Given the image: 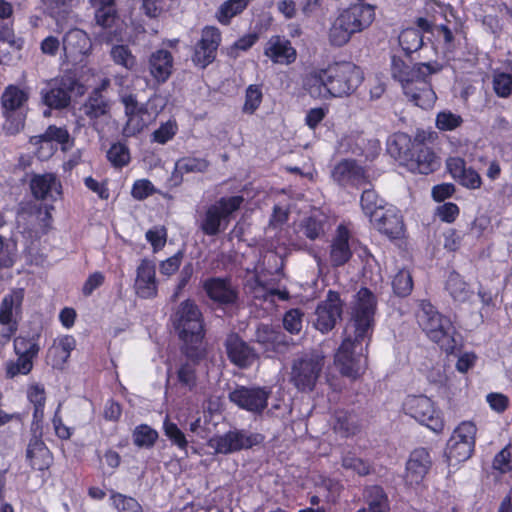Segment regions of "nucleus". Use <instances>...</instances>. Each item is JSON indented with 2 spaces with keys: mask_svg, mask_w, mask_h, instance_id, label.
Here are the masks:
<instances>
[{
  "mask_svg": "<svg viewBox=\"0 0 512 512\" xmlns=\"http://www.w3.org/2000/svg\"><path fill=\"white\" fill-rule=\"evenodd\" d=\"M254 295L256 298H264L265 300L270 299L271 301H273L274 296H277L281 300H286L288 298V293L286 291L267 289L258 277L255 279Z\"/></svg>",
  "mask_w": 512,
  "mask_h": 512,
  "instance_id": "obj_61",
  "label": "nucleus"
},
{
  "mask_svg": "<svg viewBox=\"0 0 512 512\" xmlns=\"http://www.w3.org/2000/svg\"><path fill=\"white\" fill-rule=\"evenodd\" d=\"M262 91L257 85H250L246 89L245 103L243 105V112L253 114L262 102Z\"/></svg>",
  "mask_w": 512,
  "mask_h": 512,
  "instance_id": "obj_55",
  "label": "nucleus"
},
{
  "mask_svg": "<svg viewBox=\"0 0 512 512\" xmlns=\"http://www.w3.org/2000/svg\"><path fill=\"white\" fill-rule=\"evenodd\" d=\"M26 458L30 466L39 471L48 469L52 463V455L44 442L37 437L29 441Z\"/></svg>",
  "mask_w": 512,
  "mask_h": 512,
  "instance_id": "obj_35",
  "label": "nucleus"
},
{
  "mask_svg": "<svg viewBox=\"0 0 512 512\" xmlns=\"http://www.w3.org/2000/svg\"><path fill=\"white\" fill-rule=\"evenodd\" d=\"M463 119L451 111L439 112L436 116V127L441 131H452L461 126Z\"/></svg>",
  "mask_w": 512,
  "mask_h": 512,
  "instance_id": "obj_53",
  "label": "nucleus"
},
{
  "mask_svg": "<svg viewBox=\"0 0 512 512\" xmlns=\"http://www.w3.org/2000/svg\"><path fill=\"white\" fill-rule=\"evenodd\" d=\"M438 70L427 63L411 66L398 57H393L391 61L393 78L400 82L404 94L410 101L424 109L432 107L436 101V94L427 77Z\"/></svg>",
  "mask_w": 512,
  "mask_h": 512,
  "instance_id": "obj_3",
  "label": "nucleus"
},
{
  "mask_svg": "<svg viewBox=\"0 0 512 512\" xmlns=\"http://www.w3.org/2000/svg\"><path fill=\"white\" fill-rule=\"evenodd\" d=\"M493 88L495 93L502 98L512 93V69L510 72H496L493 76Z\"/></svg>",
  "mask_w": 512,
  "mask_h": 512,
  "instance_id": "obj_51",
  "label": "nucleus"
},
{
  "mask_svg": "<svg viewBox=\"0 0 512 512\" xmlns=\"http://www.w3.org/2000/svg\"><path fill=\"white\" fill-rule=\"evenodd\" d=\"M325 220V215L315 212L300 222L298 231L310 240L320 238L325 232Z\"/></svg>",
  "mask_w": 512,
  "mask_h": 512,
  "instance_id": "obj_38",
  "label": "nucleus"
},
{
  "mask_svg": "<svg viewBox=\"0 0 512 512\" xmlns=\"http://www.w3.org/2000/svg\"><path fill=\"white\" fill-rule=\"evenodd\" d=\"M173 323L186 345V355L191 358L203 357V319L197 305L191 300L182 302L173 315Z\"/></svg>",
  "mask_w": 512,
  "mask_h": 512,
  "instance_id": "obj_4",
  "label": "nucleus"
},
{
  "mask_svg": "<svg viewBox=\"0 0 512 512\" xmlns=\"http://www.w3.org/2000/svg\"><path fill=\"white\" fill-rule=\"evenodd\" d=\"M204 289L208 296L217 302L230 304L235 302L237 291L230 281L221 278H213L204 283Z\"/></svg>",
  "mask_w": 512,
  "mask_h": 512,
  "instance_id": "obj_34",
  "label": "nucleus"
},
{
  "mask_svg": "<svg viewBox=\"0 0 512 512\" xmlns=\"http://www.w3.org/2000/svg\"><path fill=\"white\" fill-rule=\"evenodd\" d=\"M342 314V303L339 295L329 291L327 298L318 304L314 326L322 333L332 330Z\"/></svg>",
  "mask_w": 512,
  "mask_h": 512,
  "instance_id": "obj_16",
  "label": "nucleus"
},
{
  "mask_svg": "<svg viewBox=\"0 0 512 512\" xmlns=\"http://www.w3.org/2000/svg\"><path fill=\"white\" fill-rule=\"evenodd\" d=\"M407 414L434 432H441L444 421L434 402L426 396H408L403 404Z\"/></svg>",
  "mask_w": 512,
  "mask_h": 512,
  "instance_id": "obj_12",
  "label": "nucleus"
},
{
  "mask_svg": "<svg viewBox=\"0 0 512 512\" xmlns=\"http://www.w3.org/2000/svg\"><path fill=\"white\" fill-rule=\"evenodd\" d=\"M107 157L115 167H123L130 161L129 150L121 143L113 144L107 152Z\"/></svg>",
  "mask_w": 512,
  "mask_h": 512,
  "instance_id": "obj_54",
  "label": "nucleus"
},
{
  "mask_svg": "<svg viewBox=\"0 0 512 512\" xmlns=\"http://www.w3.org/2000/svg\"><path fill=\"white\" fill-rule=\"evenodd\" d=\"M14 351L17 356L33 361L39 352V346L33 338L17 337L14 340Z\"/></svg>",
  "mask_w": 512,
  "mask_h": 512,
  "instance_id": "obj_48",
  "label": "nucleus"
},
{
  "mask_svg": "<svg viewBox=\"0 0 512 512\" xmlns=\"http://www.w3.org/2000/svg\"><path fill=\"white\" fill-rule=\"evenodd\" d=\"M32 195L37 200L57 201L62 197V184L53 173L36 174L30 181Z\"/></svg>",
  "mask_w": 512,
  "mask_h": 512,
  "instance_id": "obj_23",
  "label": "nucleus"
},
{
  "mask_svg": "<svg viewBox=\"0 0 512 512\" xmlns=\"http://www.w3.org/2000/svg\"><path fill=\"white\" fill-rule=\"evenodd\" d=\"M432 465L429 452L425 448L413 450L407 460L404 481L410 487L419 486Z\"/></svg>",
  "mask_w": 512,
  "mask_h": 512,
  "instance_id": "obj_18",
  "label": "nucleus"
},
{
  "mask_svg": "<svg viewBox=\"0 0 512 512\" xmlns=\"http://www.w3.org/2000/svg\"><path fill=\"white\" fill-rule=\"evenodd\" d=\"M220 42V30L214 26H206L196 46L193 61L202 68L206 67L215 59Z\"/></svg>",
  "mask_w": 512,
  "mask_h": 512,
  "instance_id": "obj_21",
  "label": "nucleus"
},
{
  "mask_svg": "<svg viewBox=\"0 0 512 512\" xmlns=\"http://www.w3.org/2000/svg\"><path fill=\"white\" fill-rule=\"evenodd\" d=\"M392 287L397 295L408 296L413 289L411 273L405 269L400 270L393 278Z\"/></svg>",
  "mask_w": 512,
  "mask_h": 512,
  "instance_id": "obj_50",
  "label": "nucleus"
},
{
  "mask_svg": "<svg viewBox=\"0 0 512 512\" xmlns=\"http://www.w3.org/2000/svg\"><path fill=\"white\" fill-rule=\"evenodd\" d=\"M446 290L454 301L463 303L469 301L475 293L471 284L456 272H452L448 276L446 281Z\"/></svg>",
  "mask_w": 512,
  "mask_h": 512,
  "instance_id": "obj_36",
  "label": "nucleus"
},
{
  "mask_svg": "<svg viewBox=\"0 0 512 512\" xmlns=\"http://www.w3.org/2000/svg\"><path fill=\"white\" fill-rule=\"evenodd\" d=\"M256 342L263 346L265 351L284 353L289 346L285 335L268 325H260L255 334Z\"/></svg>",
  "mask_w": 512,
  "mask_h": 512,
  "instance_id": "obj_29",
  "label": "nucleus"
},
{
  "mask_svg": "<svg viewBox=\"0 0 512 512\" xmlns=\"http://www.w3.org/2000/svg\"><path fill=\"white\" fill-rule=\"evenodd\" d=\"M146 240L151 244L153 252L160 251L167 241V230L164 226H154L145 234Z\"/></svg>",
  "mask_w": 512,
  "mask_h": 512,
  "instance_id": "obj_58",
  "label": "nucleus"
},
{
  "mask_svg": "<svg viewBox=\"0 0 512 512\" xmlns=\"http://www.w3.org/2000/svg\"><path fill=\"white\" fill-rule=\"evenodd\" d=\"M370 222L379 232L390 238H398L404 232L402 216L399 210L391 205H388L383 211H379L378 214L376 213Z\"/></svg>",
  "mask_w": 512,
  "mask_h": 512,
  "instance_id": "obj_24",
  "label": "nucleus"
},
{
  "mask_svg": "<svg viewBox=\"0 0 512 512\" xmlns=\"http://www.w3.org/2000/svg\"><path fill=\"white\" fill-rule=\"evenodd\" d=\"M226 350L231 362L240 368L251 366L257 359L255 350L236 334L227 337Z\"/></svg>",
  "mask_w": 512,
  "mask_h": 512,
  "instance_id": "obj_25",
  "label": "nucleus"
},
{
  "mask_svg": "<svg viewBox=\"0 0 512 512\" xmlns=\"http://www.w3.org/2000/svg\"><path fill=\"white\" fill-rule=\"evenodd\" d=\"M122 102L128 118L124 128L127 136L141 132L164 107V100L157 95L151 97L146 106L139 105L133 95L124 96Z\"/></svg>",
  "mask_w": 512,
  "mask_h": 512,
  "instance_id": "obj_7",
  "label": "nucleus"
},
{
  "mask_svg": "<svg viewBox=\"0 0 512 512\" xmlns=\"http://www.w3.org/2000/svg\"><path fill=\"white\" fill-rule=\"evenodd\" d=\"M62 44L66 60L73 64L81 63L92 48L89 36L80 29L68 31L63 38Z\"/></svg>",
  "mask_w": 512,
  "mask_h": 512,
  "instance_id": "obj_19",
  "label": "nucleus"
},
{
  "mask_svg": "<svg viewBox=\"0 0 512 512\" xmlns=\"http://www.w3.org/2000/svg\"><path fill=\"white\" fill-rule=\"evenodd\" d=\"M74 81L71 78L51 80L41 91L42 102L50 109H64L71 101Z\"/></svg>",
  "mask_w": 512,
  "mask_h": 512,
  "instance_id": "obj_15",
  "label": "nucleus"
},
{
  "mask_svg": "<svg viewBox=\"0 0 512 512\" xmlns=\"http://www.w3.org/2000/svg\"><path fill=\"white\" fill-rule=\"evenodd\" d=\"M110 55L115 64L121 65L128 70L136 66V58L125 45H115L110 51Z\"/></svg>",
  "mask_w": 512,
  "mask_h": 512,
  "instance_id": "obj_47",
  "label": "nucleus"
},
{
  "mask_svg": "<svg viewBox=\"0 0 512 512\" xmlns=\"http://www.w3.org/2000/svg\"><path fill=\"white\" fill-rule=\"evenodd\" d=\"M260 433H251L246 430H231L223 435H216L209 439L208 446L217 454H230L242 449H249L263 442Z\"/></svg>",
  "mask_w": 512,
  "mask_h": 512,
  "instance_id": "obj_11",
  "label": "nucleus"
},
{
  "mask_svg": "<svg viewBox=\"0 0 512 512\" xmlns=\"http://www.w3.org/2000/svg\"><path fill=\"white\" fill-rule=\"evenodd\" d=\"M361 206L364 213L370 218V221L378 214L379 211H383L387 205H384L383 200L379 199L374 190L365 189L361 196Z\"/></svg>",
  "mask_w": 512,
  "mask_h": 512,
  "instance_id": "obj_43",
  "label": "nucleus"
},
{
  "mask_svg": "<svg viewBox=\"0 0 512 512\" xmlns=\"http://www.w3.org/2000/svg\"><path fill=\"white\" fill-rule=\"evenodd\" d=\"M76 342L72 336L65 335L54 340L53 345L48 349L46 360L53 368H62L70 357Z\"/></svg>",
  "mask_w": 512,
  "mask_h": 512,
  "instance_id": "obj_31",
  "label": "nucleus"
},
{
  "mask_svg": "<svg viewBox=\"0 0 512 512\" xmlns=\"http://www.w3.org/2000/svg\"><path fill=\"white\" fill-rule=\"evenodd\" d=\"M366 502L369 512H387L389 509L388 497L380 486H371L366 489Z\"/></svg>",
  "mask_w": 512,
  "mask_h": 512,
  "instance_id": "obj_41",
  "label": "nucleus"
},
{
  "mask_svg": "<svg viewBox=\"0 0 512 512\" xmlns=\"http://www.w3.org/2000/svg\"><path fill=\"white\" fill-rule=\"evenodd\" d=\"M342 467L358 474L359 476H367L373 471L370 463L350 453L343 456Z\"/></svg>",
  "mask_w": 512,
  "mask_h": 512,
  "instance_id": "obj_45",
  "label": "nucleus"
},
{
  "mask_svg": "<svg viewBox=\"0 0 512 512\" xmlns=\"http://www.w3.org/2000/svg\"><path fill=\"white\" fill-rule=\"evenodd\" d=\"M325 364L320 354L304 355L293 361L290 382L302 392L312 391L321 375Z\"/></svg>",
  "mask_w": 512,
  "mask_h": 512,
  "instance_id": "obj_9",
  "label": "nucleus"
},
{
  "mask_svg": "<svg viewBox=\"0 0 512 512\" xmlns=\"http://www.w3.org/2000/svg\"><path fill=\"white\" fill-rule=\"evenodd\" d=\"M330 425L333 431L342 438L354 436L361 429L357 415L345 410L335 411L330 419Z\"/></svg>",
  "mask_w": 512,
  "mask_h": 512,
  "instance_id": "obj_32",
  "label": "nucleus"
},
{
  "mask_svg": "<svg viewBox=\"0 0 512 512\" xmlns=\"http://www.w3.org/2000/svg\"><path fill=\"white\" fill-rule=\"evenodd\" d=\"M439 159L424 143L415 140L412 143L410 158L407 166L413 172L429 174L439 167Z\"/></svg>",
  "mask_w": 512,
  "mask_h": 512,
  "instance_id": "obj_22",
  "label": "nucleus"
},
{
  "mask_svg": "<svg viewBox=\"0 0 512 512\" xmlns=\"http://www.w3.org/2000/svg\"><path fill=\"white\" fill-rule=\"evenodd\" d=\"M271 390L260 386H238L229 394V399L239 408L253 414L262 413L270 398Z\"/></svg>",
  "mask_w": 512,
  "mask_h": 512,
  "instance_id": "obj_14",
  "label": "nucleus"
},
{
  "mask_svg": "<svg viewBox=\"0 0 512 512\" xmlns=\"http://www.w3.org/2000/svg\"><path fill=\"white\" fill-rule=\"evenodd\" d=\"M163 430L169 440L175 444L179 449L186 450L188 441L185 434L178 428V426L171 422L168 418L164 420Z\"/></svg>",
  "mask_w": 512,
  "mask_h": 512,
  "instance_id": "obj_52",
  "label": "nucleus"
},
{
  "mask_svg": "<svg viewBox=\"0 0 512 512\" xmlns=\"http://www.w3.org/2000/svg\"><path fill=\"white\" fill-rule=\"evenodd\" d=\"M33 368V361L25 357L16 360H9L5 363V373L7 378H14L19 375H27Z\"/></svg>",
  "mask_w": 512,
  "mask_h": 512,
  "instance_id": "obj_49",
  "label": "nucleus"
},
{
  "mask_svg": "<svg viewBox=\"0 0 512 512\" xmlns=\"http://www.w3.org/2000/svg\"><path fill=\"white\" fill-rule=\"evenodd\" d=\"M2 107L6 117L5 129L11 133H17L24 126V116L17 113L28 100V94L20 88L10 85L2 94Z\"/></svg>",
  "mask_w": 512,
  "mask_h": 512,
  "instance_id": "obj_13",
  "label": "nucleus"
},
{
  "mask_svg": "<svg viewBox=\"0 0 512 512\" xmlns=\"http://www.w3.org/2000/svg\"><path fill=\"white\" fill-rule=\"evenodd\" d=\"M304 314L299 309L287 311L283 317V326L291 334H298L302 330Z\"/></svg>",
  "mask_w": 512,
  "mask_h": 512,
  "instance_id": "obj_57",
  "label": "nucleus"
},
{
  "mask_svg": "<svg viewBox=\"0 0 512 512\" xmlns=\"http://www.w3.org/2000/svg\"><path fill=\"white\" fill-rule=\"evenodd\" d=\"M149 71L158 83L166 82L173 71L171 53L165 49H159L152 53L149 58Z\"/></svg>",
  "mask_w": 512,
  "mask_h": 512,
  "instance_id": "obj_30",
  "label": "nucleus"
},
{
  "mask_svg": "<svg viewBox=\"0 0 512 512\" xmlns=\"http://www.w3.org/2000/svg\"><path fill=\"white\" fill-rule=\"evenodd\" d=\"M177 125L173 121H168L162 124L157 130L153 133V140L160 144H165L173 136L176 134Z\"/></svg>",
  "mask_w": 512,
  "mask_h": 512,
  "instance_id": "obj_64",
  "label": "nucleus"
},
{
  "mask_svg": "<svg viewBox=\"0 0 512 512\" xmlns=\"http://www.w3.org/2000/svg\"><path fill=\"white\" fill-rule=\"evenodd\" d=\"M244 199L242 196L223 197L210 205L200 223V229L208 236L217 235L225 230L230 216L237 211Z\"/></svg>",
  "mask_w": 512,
  "mask_h": 512,
  "instance_id": "obj_8",
  "label": "nucleus"
},
{
  "mask_svg": "<svg viewBox=\"0 0 512 512\" xmlns=\"http://www.w3.org/2000/svg\"><path fill=\"white\" fill-rule=\"evenodd\" d=\"M28 398L35 406L34 416H42V408L45 403L44 388L40 385H32L28 390Z\"/></svg>",
  "mask_w": 512,
  "mask_h": 512,
  "instance_id": "obj_62",
  "label": "nucleus"
},
{
  "mask_svg": "<svg viewBox=\"0 0 512 512\" xmlns=\"http://www.w3.org/2000/svg\"><path fill=\"white\" fill-rule=\"evenodd\" d=\"M189 358V356L187 355ZM201 357H199L200 359ZM192 362H186L182 364L178 370V380L179 382L186 386L189 389H192L196 384V373H195V360L198 358H191Z\"/></svg>",
  "mask_w": 512,
  "mask_h": 512,
  "instance_id": "obj_56",
  "label": "nucleus"
},
{
  "mask_svg": "<svg viewBox=\"0 0 512 512\" xmlns=\"http://www.w3.org/2000/svg\"><path fill=\"white\" fill-rule=\"evenodd\" d=\"M376 300L367 288L356 295L352 319L345 328V337L335 354V365L343 375L357 377L367 368V346L373 332Z\"/></svg>",
  "mask_w": 512,
  "mask_h": 512,
  "instance_id": "obj_1",
  "label": "nucleus"
},
{
  "mask_svg": "<svg viewBox=\"0 0 512 512\" xmlns=\"http://www.w3.org/2000/svg\"><path fill=\"white\" fill-rule=\"evenodd\" d=\"M264 54L277 64H290L296 59V50L290 41L280 36H272L268 40Z\"/></svg>",
  "mask_w": 512,
  "mask_h": 512,
  "instance_id": "obj_28",
  "label": "nucleus"
},
{
  "mask_svg": "<svg viewBox=\"0 0 512 512\" xmlns=\"http://www.w3.org/2000/svg\"><path fill=\"white\" fill-rule=\"evenodd\" d=\"M111 109V102L100 92V89H94L89 97L80 107L82 113L91 121L108 116Z\"/></svg>",
  "mask_w": 512,
  "mask_h": 512,
  "instance_id": "obj_33",
  "label": "nucleus"
},
{
  "mask_svg": "<svg viewBox=\"0 0 512 512\" xmlns=\"http://www.w3.org/2000/svg\"><path fill=\"white\" fill-rule=\"evenodd\" d=\"M115 0H89L95 8L96 23L102 27H110L115 19Z\"/></svg>",
  "mask_w": 512,
  "mask_h": 512,
  "instance_id": "obj_39",
  "label": "nucleus"
},
{
  "mask_svg": "<svg viewBox=\"0 0 512 512\" xmlns=\"http://www.w3.org/2000/svg\"><path fill=\"white\" fill-rule=\"evenodd\" d=\"M399 41L403 49L408 52L416 51L422 46V37L413 28L404 30L399 36Z\"/></svg>",
  "mask_w": 512,
  "mask_h": 512,
  "instance_id": "obj_59",
  "label": "nucleus"
},
{
  "mask_svg": "<svg viewBox=\"0 0 512 512\" xmlns=\"http://www.w3.org/2000/svg\"><path fill=\"white\" fill-rule=\"evenodd\" d=\"M248 3L249 0H227L218 8L216 19L222 25H228L233 17L246 8Z\"/></svg>",
  "mask_w": 512,
  "mask_h": 512,
  "instance_id": "obj_40",
  "label": "nucleus"
},
{
  "mask_svg": "<svg viewBox=\"0 0 512 512\" xmlns=\"http://www.w3.org/2000/svg\"><path fill=\"white\" fill-rule=\"evenodd\" d=\"M333 179L340 185L362 186L366 183L365 171L354 161L343 160L332 171Z\"/></svg>",
  "mask_w": 512,
  "mask_h": 512,
  "instance_id": "obj_26",
  "label": "nucleus"
},
{
  "mask_svg": "<svg viewBox=\"0 0 512 512\" xmlns=\"http://www.w3.org/2000/svg\"><path fill=\"white\" fill-rule=\"evenodd\" d=\"M493 468L501 473H507L512 470V446H506L495 456Z\"/></svg>",
  "mask_w": 512,
  "mask_h": 512,
  "instance_id": "obj_60",
  "label": "nucleus"
},
{
  "mask_svg": "<svg viewBox=\"0 0 512 512\" xmlns=\"http://www.w3.org/2000/svg\"><path fill=\"white\" fill-rule=\"evenodd\" d=\"M15 257L14 245L6 242L0 235V268L11 267L15 262Z\"/></svg>",
  "mask_w": 512,
  "mask_h": 512,
  "instance_id": "obj_63",
  "label": "nucleus"
},
{
  "mask_svg": "<svg viewBox=\"0 0 512 512\" xmlns=\"http://www.w3.org/2000/svg\"><path fill=\"white\" fill-rule=\"evenodd\" d=\"M375 19L374 6L355 4L339 13L329 29L332 45L343 46L351 37L367 29Z\"/></svg>",
  "mask_w": 512,
  "mask_h": 512,
  "instance_id": "obj_5",
  "label": "nucleus"
},
{
  "mask_svg": "<svg viewBox=\"0 0 512 512\" xmlns=\"http://www.w3.org/2000/svg\"><path fill=\"white\" fill-rule=\"evenodd\" d=\"M24 299V290L16 289L6 295L0 305V323L4 326L1 336L8 341L17 330L15 315Z\"/></svg>",
  "mask_w": 512,
  "mask_h": 512,
  "instance_id": "obj_17",
  "label": "nucleus"
},
{
  "mask_svg": "<svg viewBox=\"0 0 512 512\" xmlns=\"http://www.w3.org/2000/svg\"><path fill=\"white\" fill-rule=\"evenodd\" d=\"M363 73L351 62H336L325 69H317L306 75L305 91L314 99L327 100L349 96L363 81Z\"/></svg>",
  "mask_w": 512,
  "mask_h": 512,
  "instance_id": "obj_2",
  "label": "nucleus"
},
{
  "mask_svg": "<svg viewBox=\"0 0 512 512\" xmlns=\"http://www.w3.org/2000/svg\"><path fill=\"white\" fill-rule=\"evenodd\" d=\"M68 139L69 133L65 128L51 125L46 129V131L43 134L32 137L31 141L34 144L52 141L64 144L68 141Z\"/></svg>",
  "mask_w": 512,
  "mask_h": 512,
  "instance_id": "obj_46",
  "label": "nucleus"
},
{
  "mask_svg": "<svg viewBox=\"0 0 512 512\" xmlns=\"http://www.w3.org/2000/svg\"><path fill=\"white\" fill-rule=\"evenodd\" d=\"M110 502L117 512H143L140 503L133 497L111 491Z\"/></svg>",
  "mask_w": 512,
  "mask_h": 512,
  "instance_id": "obj_42",
  "label": "nucleus"
},
{
  "mask_svg": "<svg viewBox=\"0 0 512 512\" xmlns=\"http://www.w3.org/2000/svg\"><path fill=\"white\" fill-rule=\"evenodd\" d=\"M158 438V432L150 426L142 424L133 431V442L138 447H152Z\"/></svg>",
  "mask_w": 512,
  "mask_h": 512,
  "instance_id": "obj_44",
  "label": "nucleus"
},
{
  "mask_svg": "<svg viewBox=\"0 0 512 512\" xmlns=\"http://www.w3.org/2000/svg\"><path fill=\"white\" fill-rule=\"evenodd\" d=\"M134 290L137 296L143 299L156 297L158 281L156 278V266L153 261L148 259L141 260L136 269Z\"/></svg>",
  "mask_w": 512,
  "mask_h": 512,
  "instance_id": "obj_20",
  "label": "nucleus"
},
{
  "mask_svg": "<svg viewBox=\"0 0 512 512\" xmlns=\"http://www.w3.org/2000/svg\"><path fill=\"white\" fill-rule=\"evenodd\" d=\"M349 239L350 234L348 229L343 225L338 226L336 235L330 245L329 259L332 266H342L351 258L352 252Z\"/></svg>",
  "mask_w": 512,
  "mask_h": 512,
  "instance_id": "obj_27",
  "label": "nucleus"
},
{
  "mask_svg": "<svg viewBox=\"0 0 512 512\" xmlns=\"http://www.w3.org/2000/svg\"><path fill=\"white\" fill-rule=\"evenodd\" d=\"M476 432V426L470 421H464L455 428L446 448V456L450 465L464 462L472 456Z\"/></svg>",
  "mask_w": 512,
  "mask_h": 512,
  "instance_id": "obj_10",
  "label": "nucleus"
},
{
  "mask_svg": "<svg viewBox=\"0 0 512 512\" xmlns=\"http://www.w3.org/2000/svg\"><path fill=\"white\" fill-rule=\"evenodd\" d=\"M209 167L208 161L202 158L183 157L175 163L172 179L176 184H180L183 175L187 173H202Z\"/></svg>",
  "mask_w": 512,
  "mask_h": 512,
  "instance_id": "obj_37",
  "label": "nucleus"
},
{
  "mask_svg": "<svg viewBox=\"0 0 512 512\" xmlns=\"http://www.w3.org/2000/svg\"><path fill=\"white\" fill-rule=\"evenodd\" d=\"M417 320L426 335L441 349L446 352L454 350L455 328L450 319L441 315L431 303L424 300L420 302Z\"/></svg>",
  "mask_w": 512,
  "mask_h": 512,
  "instance_id": "obj_6",
  "label": "nucleus"
}]
</instances>
